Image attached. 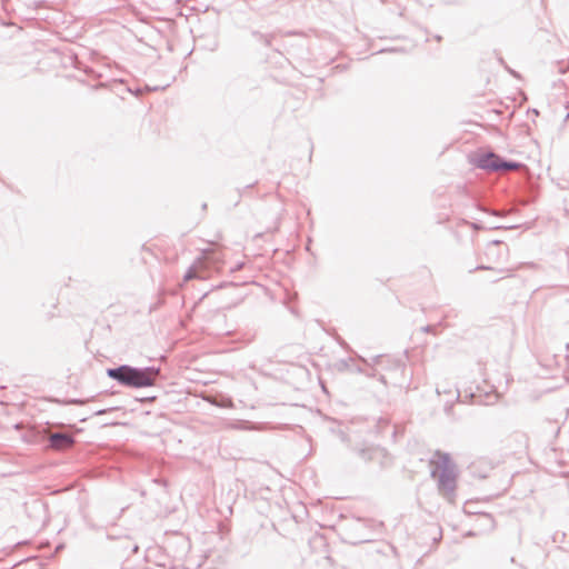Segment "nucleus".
Masks as SVG:
<instances>
[{"label":"nucleus","instance_id":"f257e3e1","mask_svg":"<svg viewBox=\"0 0 569 569\" xmlns=\"http://www.w3.org/2000/svg\"><path fill=\"white\" fill-rule=\"evenodd\" d=\"M157 373L158 372L156 370L150 368L140 370L128 366H122L117 369H110L108 371L109 377L118 380L119 382L126 386L136 388L152 386L156 380Z\"/></svg>","mask_w":569,"mask_h":569},{"label":"nucleus","instance_id":"f03ea898","mask_svg":"<svg viewBox=\"0 0 569 569\" xmlns=\"http://www.w3.org/2000/svg\"><path fill=\"white\" fill-rule=\"evenodd\" d=\"M478 166L489 170H515L519 167L517 163L502 161L497 154L488 153L478 159Z\"/></svg>","mask_w":569,"mask_h":569},{"label":"nucleus","instance_id":"7ed1b4c3","mask_svg":"<svg viewBox=\"0 0 569 569\" xmlns=\"http://www.w3.org/2000/svg\"><path fill=\"white\" fill-rule=\"evenodd\" d=\"M439 480V490L443 496H451L456 489V472L453 469L441 471L436 477Z\"/></svg>","mask_w":569,"mask_h":569},{"label":"nucleus","instance_id":"20e7f679","mask_svg":"<svg viewBox=\"0 0 569 569\" xmlns=\"http://www.w3.org/2000/svg\"><path fill=\"white\" fill-rule=\"evenodd\" d=\"M431 465V476L437 477L441 471H448L453 469L450 458L447 453L435 452L433 457L430 460Z\"/></svg>","mask_w":569,"mask_h":569},{"label":"nucleus","instance_id":"39448f33","mask_svg":"<svg viewBox=\"0 0 569 569\" xmlns=\"http://www.w3.org/2000/svg\"><path fill=\"white\" fill-rule=\"evenodd\" d=\"M51 448L56 450H66L73 446L74 440L66 433H52L49 437Z\"/></svg>","mask_w":569,"mask_h":569},{"label":"nucleus","instance_id":"423d86ee","mask_svg":"<svg viewBox=\"0 0 569 569\" xmlns=\"http://www.w3.org/2000/svg\"><path fill=\"white\" fill-rule=\"evenodd\" d=\"M226 407H232V401L228 400L227 403H224Z\"/></svg>","mask_w":569,"mask_h":569},{"label":"nucleus","instance_id":"0eeeda50","mask_svg":"<svg viewBox=\"0 0 569 569\" xmlns=\"http://www.w3.org/2000/svg\"><path fill=\"white\" fill-rule=\"evenodd\" d=\"M106 412H107V410H100V411L97 412V415H102V413H106Z\"/></svg>","mask_w":569,"mask_h":569}]
</instances>
